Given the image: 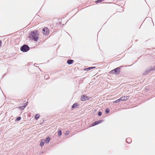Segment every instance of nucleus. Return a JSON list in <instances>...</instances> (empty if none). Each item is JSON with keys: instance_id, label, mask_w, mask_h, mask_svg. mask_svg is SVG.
I'll use <instances>...</instances> for the list:
<instances>
[{"instance_id": "1", "label": "nucleus", "mask_w": 155, "mask_h": 155, "mask_svg": "<svg viewBox=\"0 0 155 155\" xmlns=\"http://www.w3.org/2000/svg\"><path fill=\"white\" fill-rule=\"evenodd\" d=\"M39 34L38 30L31 31L30 33L29 38L31 40L37 41L38 39Z\"/></svg>"}, {"instance_id": "2", "label": "nucleus", "mask_w": 155, "mask_h": 155, "mask_svg": "<svg viewBox=\"0 0 155 155\" xmlns=\"http://www.w3.org/2000/svg\"><path fill=\"white\" fill-rule=\"evenodd\" d=\"M120 72V68L118 67L111 71L110 72L111 74H114L116 75L118 74Z\"/></svg>"}, {"instance_id": "3", "label": "nucleus", "mask_w": 155, "mask_h": 155, "mask_svg": "<svg viewBox=\"0 0 155 155\" xmlns=\"http://www.w3.org/2000/svg\"><path fill=\"white\" fill-rule=\"evenodd\" d=\"M30 48L27 45H24L21 48V50L24 52L28 51L29 50Z\"/></svg>"}, {"instance_id": "4", "label": "nucleus", "mask_w": 155, "mask_h": 155, "mask_svg": "<svg viewBox=\"0 0 155 155\" xmlns=\"http://www.w3.org/2000/svg\"><path fill=\"white\" fill-rule=\"evenodd\" d=\"M103 121V120H100L98 121H95L94 123H92V124H91L89 125V127H91L93 126H94L96 125H97L101 122H102Z\"/></svg>"}, {"instance_id": "5", "label": "nucleus", "mask_w": 155, "mask_h": 155, "mask_svg": "<svg viewBox=\"0 0 155 155\" xmlns=\"http://www.w3.org/2000/svg\"><path fill=\"white\" fill-rule=\"evenodd\" d=\"M42 33L43 35H47L49 34V30L47 28H45L42 31Z\"/></svg>"}, {"instance_id": "6", "label": "nucleus", "mask_w": 155, "mask_h": 155, "mask_svg": "<svg viewBox=\"0 0 155 155\" xmlns=\"http://www.w3.org/2000/svg\"><path fill=\"white\" fill-rule=\"evenodd\" d=\"M130 98V96H124L120 98L121 101H125L128 100Z\"/></svg>"}, {"instance_id": "7", "label": "nucleus", "mask_w": 155, "mask_h": 155, "mask_svg": "<svg viewBox=\"0 0 155 155\" xmlns=\"http://www.w3.org/2000/svg\"><path fill=\"white\" fill-rule=\"evenodd\" d=\"M89 99V98L87 96H86L85 95H83L81 97V100L82 101H86L88 100Z\"/></svg>"}, {"instance_id": "8", "label": "nucleus", "mask_w": 155, "mask_h": 155, "mask_svg": "<svg viewBox=\"0 0 155 155\" xmlns=\"http://www.w3.org/2000/svg\"><path fill=\"white\" fill-rule=\"evenodd\" d=\"M74 62V61L72 60L69 59L67 61V63L69 64H72Z\"/></svg>"}, {"instance_id": "9", "label": "nucleus", "mask_w": 155, "mask_h": 155, "mask_svg": "<svg viewBox=\"0 0 155 155\" xmlns=\"http://www.w3.org/2000/svg\"><path fill=\"white\" fill-rule=\"evenodd\" d=\"M45 140L44 139L42 140L40 143V145L41 147L43 146L44 144Z\"/></svg>"}, {"instance_id": "10", "label": "nucleus", "mask_w": 155, "mask_h": 155, "mask_svg": "<svg viewBox=\"0 0 155 155\" xmlns=\"http://www.w3.org/2000/svg\"><path fill=\"white\" fill-rule=\"evenodd\" d=\"M78 106V104L77 103H75L73 105L72 107L73 108H74L77 107Z\"/></svg>"}, {"instance_id": "11", "label": "nucleus", "mask_w": 155, "mask_h": 155, "mask_svg": "<svg viewBox=\"0 0 155 155\" xmlns=\"http://www.w3.org/2000/svg\"><path fill=\"white\" fill-rule=\"evenodd\" d=\"M28 103V102H27L25 104L24 106H21V107H19V108L21 109H24L27 105V104Z\"/></svg>"}, {"instance_id": "12", "label": "nucleus", "mask_w": 155, "mask_h": 155, "mask_svg": "<svg viewBox=\"0 0 155 155\" xmlns=\"http://www.w3.org/2000/svg\"><path fill=\"white\" fill-rule=\"evenodd\" d=\"M50 138L49 137H48L46 138L45 140V141L46 143H48L50 141Z\"/></svg>"}, {"instance_id": "13", "label": "nucleus", "mask_w": 155, "mask_h": 155, "mask_svg": "<svg viewBox=\"0 0 155 155\" xmlns=\"http://www.w3.org/2000/svg\"><path fill=\"white\" fill-rule=\"evenodd\" d=\"M39 117L40 115L39 114H37L35 115V118L36 120H37L39 118Z\"/></svg>"}, {"instance_id": "14", "label": "nucleus", "mask_w": 155, "mask_h": 155, "mask_svg": "<svg viewBox=\"0 0 155 155\" xmlns=\"http://www.w3.org/2000/svg\"><path fill=\"white\" fill-rule=\"evenodd\" d=\"M95 68V67H91L88 68H86L84 69V70H88L91 69H93Z\"/></svg>"}, {"instance_id": "15", "label": "nucleus", "mask_w": 155, "mask_h": 155, "mask_svg": "<svg viewBox=\"0 0 155 155\" xmlns=\"http://www.w3.org/2000/svg\"><path fill=\"white\" fill-rule=\"evenodd\" d=\"M121 101L120 98H119V99H117L116 101H113V103H117L118 102H119L120 101Z\"/></svg>"}, {"instance_id": "16", "label": "nucleus", "mask_w": 155, "mask_h": 155, "mask_svg": "<svg viewBox=\"0 0 155 155\" xmlns=\"http://www.w3.org/2000/svg\"><path fill=\"white\" fill-rule=\"evenodd\" d=\"M104 1V0H97L95 2L96 3H98L100 2H101Z\"/></svg>"}, {"instance_id": "17", "label": "nucleus", "mask_w": 155, "mask_h": 155, "mask_svg": "<svg viewBox=\"0 0 155 155\" xmlns=\"http://www.w3.org/2000/svg\"><path fill=\"white\" fill-rule=\"evenodd\" d=\"M58 134L59 136H60L61 135V130H60L58 131Z\"/></svg>"}, {"instance_id": "18", "label": "nucleus", "mask_w": 155, "mask_h": 155, "mask_svg": "<svg viewBox=\"0 0 155 155\" xmlns=\"http://www.w3.org/2000/svg\"><path fill=\"white\" fill-rule=\"evenodd\" d=\"M21 117H18L16 118V119L15 120V121H18L19 120H21Z\"/></svg>"}, {"instance_id": "19", "label": "nucleus", "mask_w": 155, "mask_h": 155, "mask_svg": "<svg viewBox=\"0 0 155 155\" xmlns=\"http://www.w3.org/2000/svg\"><path fill=\"white\" fill-rule=\"evenodd\" d=\"M109 109L108 108H107L106 110V112L107 113H108L109 112Z\"/></svg>"}, {"instance_id": "20", "label": "nucleus", "mask_w": 155, "mask_h": 155, "mask_svg": "<svg viewBox=\"0 0 155 155\" xmlns=\"http://www.w3.org/2000/svg\"><path fill=\"white\" fill-rule=\"evenodd\" d=\"M69 134V131H67L65 132V134L66 135H68Z\"/></svg>"}, {"instance_id": "21", "label": "nucleus", "mask_w": 155, "mask_h": 155, "mask_svg": "<svg viewBox=\"0 0 155 155\" xmlns=\"http://www.w3.org/2000/svg\"><path fill=\"white\" fill-rule=\"evenodd\" d=\"M102 113L101 112H99L98 113V115L100 116L101 115Z\"/></svg>"}, {"instance_id": "22", "label": "nucleus", "mask_w": 155, "mask_h": 155, "mask_svg": "<svg viewBox=\"0 0 155 155\" xmlns=\"http://www.w3.org/2000/svg\"><path fill=\"white\" fill-rule=\"evenodd\" d=\"M130 140V139L129 138H127L126 139V141L127 142V141L128 140Z\"/></svg>"}, {"instance_id": "23", "label": "nucleus", "mask_w": 155, "mask_h": 155, "mask_svg": "<svg viewBox=\"0 0 155 155\" xmlns=\"http://www.w3.org/2000/svg\"><path fill=\"white\" fill-rule=\"evenodd\" d=\"M2 41H0V47L2 45Z\"/></svg>"}, {"instance_id": "24", "label": "nucleus", "mask_w": 155, "mask_h": 155, "mask_svg": "<svg viewBox=\"0 0 155 155\" xmlns=\"http://www.w3.org/2000/svg\"><path fill=\"white\" fill-rule=\"evenodd\" d=\"M155 69V66L154 67V68L153 69V70H154Z\"/></svg>"}]
</instances>
